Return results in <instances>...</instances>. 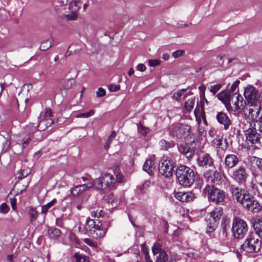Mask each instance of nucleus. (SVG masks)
I'll list each match as a JSON object with an SVG mask.
<instances>
[{
    "mask_svg": "<svg viewBox=\"0 0 262 262\" xmlns=\"http://www.w3.org/2000/svg\"><path fill=\"white\" fill-rule=\"evenodd\" d=\"M170 133L178 138H185V144L178 146L179 152L188 160L194 156L195 150L199 147L196 135L191 133V127L188 125L179 124L172 126Z\"/></svg>",
    "mask_w": 262,
    "mask_h": 262,
    "instance_id": "f257e3e1",
    "label": "nucleus"
},
{
    "mask_svg": "<svg viewBox=\"0 0 262 262\" xmlns=\"http://www.w3.org/2000/svg\"><path fill=\"white\" fill-rule=\"evenodd\" d=\"M231 193L233 198L244 208L253 213H257L261 209L259 202L247 191L237 187L232 188Z\"/></svg>",
    "mask_w": 262,
    "mask_h": 262,
    "instance_id": "f03ea898",
    "label": "nucleus"
},
{
    "mask_svg": "<svg viewBox=\"0 0 262 262\" xmlns=\"http://www.w3.org/2000/svg\"><path fill=\"white\" fill-rule=\"evenodd\" d=\"M176 176L179 183L183 186L189 187L194 182V171L187 166L180 165L177 169Z\"/></svg>",
    "mask_w": 262,
    "mask_h": 262,
    "instance_id": "7ed1b4c3",
    "label": "nucleus"
},
{
    "mask_svg": "<svg viewBox=\"0 0 262 262\" xmlns=\"http://www.w3.org/2000/svg\"><path fill=\"white\" fill-rule=\"evenodd\" d=\"M85 229L90 234L95 238L104 237L107 231V229L102 227L99 220H93L90 217L86 219Z\"/></svg>",
    "mask_w": 262,
    "mask_h": 262,
    "instance_id": "20e7f679",
    "label": "nucleus"
},
{
    "mask_svg": "<svg viewBox=\"0 0 262 262\" xmlns=\"http://www.w3.org/2000/svg\"><path fill=\"white\" fill-rule=\"evenodd\" d=\"M203 193L210 201L215 204L223 202L225 197L224 191L213 185L206 186L203 189Z\"/></svg>",
    "mask_w": 262,
    "mask_h": 262,
    "instance_id": "39448f33",
    "label": "nucleus"
},
{
    "mask_svg": "<svg viewBox=\"0 0 262 262\" xmlns=\"http://www.w3.org/2000/svg\"><path fill=\"white\" fill-rule=\"evenodd\" d=\"M261 93L253 85H248L245 89L244 95L249 106L260 103Z\"/></svg>",
    "mask_w": 262,
    "mask_h": 262,
    "instance_id": "423d86ee",
    "label": "nucleus"
},
{
    "mask_svg": "<svg viewBox=\"0 0 262 262\" xmlns=\"http://www.w3.org/2000/svg\"><path fill=\"white\" fill-rule=\"evenodd\" d=\"M248 230L247 223L239 217H234L232 223V232L235 238H242Z\"/></svg>",
    "mask_w": 262,
    "mask_h": 262,
    "instance_id": "0eeeda50",
    "label": "nucleus"
},
{
    "mask_svg": "<svg viewBox=\"0 0 262 262\" xmlns=\"http://www.w3.org/2000/svg\"><path fill=\"white\" fill-rule=\"evenodd\" d=\"M116 180L110 173H105L96 182V187L99 189L106 190L115 188Z\"/></svg>",
    "mask_w": 262,
    "mask_h": 262,
    "instance_id": "6e6552de",
    "label": "nucleus"
},
{
    "mask_svg": "<svg viewBox=\"0 0 262 262\" xmlns=\"http://www.w3.org/2000/svg\"><path fill=\"white\" fill-rule=\"evenodd\" d=\"M175 165L174 162L168 158H163L159 166L160 173L166 177L172 176Z\"/></svg>",
    "mask_w": 262,
    "mask_h": 262,
    "instance_id": "1a4fd4ad",
    "label": "nucleus"
},
{
    "mask_svg": "<svg viewBox=\"0 0 262 262\" xmlns=\"http://www.w3.org/2000/svg\"><path fill=\"white\" fill-rule=\"evenodd\" d=\"M254 128H249L245 132L246 139L252 144H255V147L261 146L262 140V134L256 132Z\"/></svg>",
    "mask_w": 262,
    "mask_h": 262,
    "instance_id": "9d476101",
    "label": "nucleus"
},
{
    "mask_svg": "<svg viewBox=\"0 0 262 262\" xmlns=\"http://www.w3.org/2000/svg\"><path fill=\"white\" fill-rule=\"evenodd\" d=\"M196 163L199 167L207 168L213 165L214 161L210 154L203 152L198 155Z\"/></svg>",
    "mask_w": 262,
    "mask_h": 262,
    "instance_id": "9b49d317",
    "label": "nucleus"
},
{
    "mask_svg": "<svg viewBox=\"0 0 262 262\" xmlns=\"http://www.w3.org/2000/svg\"><path fill=\"white\" fill-rule=\"evenodd\" d=\"M153 254L156 256V262H167L168 256L162 247H152Z\"/></svg>",
    "mask_w": 262,
    "mask_h": 262,
    "instance_id": "f8f14e48",
    "label": "nucleus"
},
{
    "mask_svg": "<svg viewBox=\"0 0 262 262\" xmlns=\"http://www.w3.org/2000/svg\"><path fill=\"white\" fill-rule=\"evenodd\" d=\"M249 114L254 122L262 118V110L260 103L249 106Z\"/></svg>",
    "mask_w": 262,
    "mask_h": 262,
    "instance_id": "ddd939ff",
    "label": "nucleus"
},
{
    "mask_svg": "<svg viewBox=\"0 0 262 262\" xmlns=\"http://www.w3.org/2000/svg\"><path fill=\"white\" fill-rule=\"evenodd\" d=\"M216 97L224 104L228 111L231 109V100L232 98L229 91H222L217 94Z\"/></svg>",
    "mask_w": 262,
    "mask_h": 262,
    "instance_id": "4468645a",
    "label": "nucleus"
},
{
    "mask_svg": "<svg viewBox=\"0 0 262 262\" xmlns=\"http://www.w3.org/2000/svg\"><path fill=\"white\" fill-rule=\"evenodd\" d=\"M232 178L238 183L244 182L247 177L246 169L244 167L241 166L235 169L232 172Z\"/></svg>",
    "mask_w": 262,
    "mask_h": 262,
    "instance_id": "2eb2a0df",
    "label": "nucleus"
},
{
    "mask_svg": "<svg viewBox=\"0 0 262 262\" xmlns=\"http://www.w3.org/2000/svg\"><path fill=\"white\" fill-rule=\"evenodd\" d=\"M212 146L216 148L218 151L226 150L228 146V143L226 139L223 137L219 136L214 138L211 142Z\"/></svg>",
    "mask_w": 262,
    "mask_h": 262,
    "instance_id": "dca6fc26",
    "label": "nucleus"
},
{
    "mask_svg": "<svg viewBox=\"0 0 262 262\" xmlns=\"http://www.w3.org/2000/svg\"><path fill=\"white\" fill-rule=\"evenodd\" d=\"M175 198L182 202L188 203L193 200L194 196L191 192H177L174 194Z\"/></svg>",
    "mask_w": 262,
    "mask_h": 262,
    "instance_id": "f3484780",
    "label": "nucleus"
},
{
    "mask_svg": "<svg viewBox=\"0 0 262 262\" xmlns=\"http://www.w3.org/2000/svg\"><path fill=\"white\" fill-rule=\"evenodd\" d=\"M94 185V183L92 181L88 182L87 184L77 185L74 188L71 189V194L74 196L78 195L83 191L92 188Z\"/></svg>",
    "mask_w": 262,
    "mask_h": 262,
    "instance_id": "a211bd4d",
    "label": "nucleus"
},
{
    "mask_svg": "<svg viewBox=\"0 0 262 262\" xmlns=\"http://www.w3.org/2000/svg\"><path fill=\"white\" fill-rule=\"evenodd\" d=\"M238 157L233 154H228L226 156L224 163L225 167L228 168H232L235 167L238 163Z\"/></svg>",
    "mask_w": 262,
    "mask_h": 262,
    "instance_id": "6ab92c4d",
    "label": "nucleus"
},
{
    "mask_svg": "<svg viewBox=\"0 0 262 262\" xmlns=\"http://www.w3.org/2000/svg\"><path fill=\"white\" fill-rule=\"evenodd\" d=\"M251 222L255 232L259 236H262V217L255 216L252 219Z\"/></svg>",
    "mask_w": 262,
    "mask_h": 262,
    "instance_id": "aec40b11",
    "label": "nucleus"
},
{
    "mask_svg": "<svg viewBox=\"0 0 262 262\" xmlns=\"http://www.w3.org/2000/svg\"><path fill=\"white\" fill-rule=\"evenodd\" d=\"M260 237V236H259L256 232L250 233L248 235L244 244L246 245V246L261 245L262 244V242L259 239Z\"/></svg>",
    "mask_w": 262,
    "mask_h": 262,
    "instance_id": "412c9836",
    "label": "nucleus"
},
{
    "mask_svg": "<svg viewBox=\"0 0 262 262\" xmlns=\"http://www.w3.org/2000/svg\"><path fill=\"white\" fill-rule=\"evenodd\" d=\"M216 119L217 121L221 124H223L225 129H227L230 125V121L226 113L223 112H219L216 115Z\"/></svg>",
    "mask_w": 262,
    "mask_h": 262,
    "instance_id": "4be33fe9",
    "label": "nucleus"
},
{
    "mask_svg": "<svg viewBox=\"0 0 262 262\" xmlns=\"http://www.w3.org/2000/svg\"><path fill=\"white\" fill-rule=\"evenodd\" d=\"M155 164V157L152 156L147 159L143 165V169L149 174H151Z\"/></svg>",
    "mask_w": 262,
    "mask_h": 262,
    "instance_id": "5701e85b",
    "label": "nucleus"
},
{
    "mask_svg": "<svg viewBox=\"0 0 262 262\" xmlns=\"http://www.w3.org/2000/svg\"><path fill=\"white\" fill-rule=\"evenodd\" d=\"M223 214V209L221 207L215 208L209 214V217H206V219H210L214 222L217 223Z\"/></svg>",
    "mask_w": 262,
    "mask_h": 262,
    "instance_id": "b1692460",
    "label": "nucleus"
},
{
    "mask_svg": "<svg viewBox=\"0 0 262 262\" xmlns=\"http://www.w3.org/2000/svg\"><path fill=\"white\" fill-rule=\"evenodd\" d=\"M51 111L49 108L46 109L42 115V120H41L38 124V126L41 124H44L46 126H49L53 123V121L51 119Z\"/></svg>",
    "mask_w": 262,
    "mask_h": 262,
    "instance_id": "393cba45",
    "label": "nucleus"
},
{
    "mask_svg": "<svg viewBox=\"0 0 262 262\" xmlns=\"http://www.w3.org/2000/svg\"><path fill=\"white\" fill-rule=\"evenodd\" d=\"M236 101L234 103L236 111L241 112L245 107L246 102L241 95L238 94L236 97Z\"/></svg>",
    "mask_w": 262,
    "mask_h": 262,
    "instance_id": "a878e982",
    "label": "nucleus"
},
{
    "mask_svg": "<svg viewBox=\"0 0 262 262\" xmlns=\"http://www.w3.org/2000/svg\"><path fill=\"white\" fill-rule=\"evenodd\" d=\"M194 114L196 119L198 121H201V119H204L205 112L203 106L202 104H197L196 106L194 111Z\"/></svg>",
    "mask_w": 262,
    "mask_h": 262,
    "instance_id": "bb28decb",
    "label": "nucleus"
},
{
    "mask_svg": "<svg viewBox=\"0 0 262 262\" xmlns=\"http://www.w3.org/2000/svg\"><path fill=\"white\" fill-rule=\"evenodd\" d=\"M249 161L252 167L262 169V158L252 156L249 158Z\"/></svg>",
    "mask_w": 262,
    "mask_h": 262,
    "instance_id": "cd10ccee",
    "label": "nucleus"
},
{
    "mask_svg": "<svg viewBox=\"0 0 262 262\" xmlns=\"http://www.w3.org/2000/svg\"><path fill=\"white\" fill-rule=\"evenodd\" d=\"M259 248H258L257 251H259ZM246 251V252L253 253L256 251V247H240L239 249L236 250V255L238 258H241V253L242 251Z\"/></svg>",
    "mask_w": 262,
    "mask_h": 262,
    "instance_id": "c85d7f7f",
    "label": "nucleus"
},
{
    "mask_svg": "<svg viewBox=\"0 0 262 262\" xmlns=\"http://www.w3.org/2000/svg\"><path fill=\"white\" fill-rule=\"evenodd\" d=\"M53 40L52 38L42 41L40 46V49L42 51H46L50 49L52 46Z\"/></svg>",
    "mask_w": 262,
    "mask_h": 262,
    "instance_id": "c756f323",
    "label": "nucleus"
},
{
    "mask_svg": "<svg viewBox=\"0 0 262 262\" xmlns=\"http://www.w3.org/2000/svg\"><path fill=\"white\" fill-rule=\"evenodd\" d=\"M76 262H90L88 256L79 253H76L74 255Z\"/></svg>",
    "mask_w": 262,
    "mask_h": 262,
    "instance_id": "7c9ffc66",
    "label": "nucleus"
},
{
    "mask_svg": "<svg viewBox=\"0 0 262 262\" xmlns=\"http://www.w3.org/2000/svg\"><path fill=\"white\" fill-rule=\"evenodd\" d=\"M206 222L208 223L207 232L211 233L215 230L217 223L213 222L210 219H206Z\"/></svg>",
    "mask_w": 262,
    "mask_h": 262,
    "instance_id": "2f4dec72",
    "label": "nucleus"
},
{
    "mask_svg": "<svg viewBox=\"0 0 262 262\" xmlns=\"http://www.w3.org/2000/svg\"><path fill=\"white\" fill-rule=\"evenodd\" d=\"M172 143L165 140H161L159 143V148L161 150H167L172 146Z\"/></svg>",
    "mask_w": 262,
    "mask_h": 262,
    "instance_id": "473e14b6",
    "label": "nucleus"
},
{
    "mask_svg": "<svg viewBox=\"0 0 262 262\" xmlns=\"http://www.w3.org/2000/svg\"><path fill=\"white\" fill-rule=\"evenodd\" d=\"M48 234L51 238H55L60 236L61 232L57 228H51L48 230Z\"/></svg>",
    "mask_w": 262,
    "mask_h": 262,
    "instance_id": "72a5a7b5",
    "label": "nucleus"
},
{
    "mask_svg": "<svg viewBox=\"0 0 262 262\" xmlns=\"http://www.w3.org/2000/svg\"><path fill=\"white\" fill-rule=\"evenodd\" d=\"M195 99L194 97H191L188 99L185 103V108L188 111H191L194 107Z\"/></svg>",
    "mask_w": 262,
    "mask_h": 262,
    "instance_id": "f704fd0d",
    "label": "nucleus"
},
{
    "mask_svg": "<svg viewBox=\"0 0 262 262\" xmlns=\"http://www.w3.org/2000/svg\"><path fill=\"white\" fill-rule=\"evenodd\" d=\"M69 239L70 241V245H80L81 244V242L77 238L76 235L73 233H70L69 235Z\"/></svg>",
    "mask_w": 262,
    "mask_h": 262,
    "instance_id": "c9c22d12",
    "label": "nucleus"
},
{
    "mask_svg": "<svg viewBox=\"0 0 262 262\" xmlns=\"http://www.w3.org/2000/svg\"><path fill=\"white\" fill-rule=\"evenodd\" d=\"M69 8L71 11H74L76 12L80 8V3L78 1H75L70 3Z\"/></svg>",
    "mask_w": 262,
    "mask_h": 262,
    "instance_id": "e433bc0d",
    "label": "nucleus"
},
{
    "mask_svg": "<svg viewBox=\"0 0 262 262\" xmlns=\"http://www.w3.org/2000/svg\"><path fill=\"white\" fill-rule=\"evenodd\" d=\"M56 203V200L54 199L46 205L41 207V213H46L48 210Z\"/></svg>",
    "mask_w": 262,
    "mask_h": 262,
    "instance_id": "4c0bfd02",
    "label": "nucleus"
},
{
    "mask_svg": "<svg viewBox=\"0 0 262 262\" xmlns=\"http://www.w3.org/2000/svg\"><path fill=\"white\" fill-rule=\"evenodd\" d=\"M29 214L31 221H35L38 217V213L35 208L30 207L29 210Z\"/></svg>",
    "mask_w": 262,
    "mask_h": 262,
    "instance_id": "58836bf2",
    "label": "nucleus"
},
{
    "mask_svg": "<svg viewBox=\"0 0 262 262\" xmlns=\"http://www.w3.org/2000/svg\"><path fill=\"white\" fill-rule=\"evenodd\" d=\"M138 132L143 136H145L149 132V129L142 124H138Z\"/></svg>",
    "mask_w": 262,
    "mask_h": 262,
    "instance_id": "ea45409f",
    "label": "nucleus"
},
{
    "mask_svg": "<svg viewBox=\"0 0 262 262\" xmlns=\"http://www.w3.org/2000/svg\"><path fill=\"white\" fill-rule=\"evenodd\" d=\"M185 92V89H181L179 90L177 92L173 93L172 95V98L176 100L177 101H179Z\"/></svg>",
    "mask_w": 262,
    "mask_h": 262,
    "instance_id": "a19ab883",
    "label": "nucleus"
},
{
    "mask_svg": "<svg viewBox=\"0 0 262 262\" xmlns=\"http://www.w3.org/2000/svg\"><path fill=\"white\" fill-rule=\"evenodd\" d=\"M64 18L68 20H74L77 19L78 15L76 12L72 11L71 13L64 15Z\"/></svg>",
    "mask_w": 262,
    "mask_h": 262,
    "instance_id": "79ce46f5",
    "label": "nucleus"
},
{
    "mask_svg": "<svg viewBox=\"0 0 262 262\" xmlns=\"http://www.w3.org/2000/svg\"><path fill=\"white\" fill-rule=\"evenodd\" d=\"M222 86V84H216L211 86L210 88H209V91L213 95H215L221 89Z\"/></svg>",
    "mask_w": 262,
    "mask_h": 262,
    "instance_id": "37998d69",
    "label": "nucleus"
},
{
    "mask_svg": "<svg viewBox=\"0 0 262 262\" xmlns=\"http://www.w3.org/2000/svg\"><path fill=\"white\" fill-rule=\"evenodd\" d=\"M95 113L94 110H90L89 112L85 113H80L76 115L77 118H88L93 116Z\"/></svg>",
    "mask_w": 262,
    "mask_h": 262,
    "instance_id": "c03bdc74",
    "label": "nucleus"
},
{
    "mask_svg": "<svg viewBox=\"0 0 262 262\" xmlns=\"http://www.w3.org/2000/svg\"><path fill=\"white\" fill-rule=\"evenodd\" d=\"M254 122V127L253 128L262 134V118Z\"/></svg>",
    "mask_w": 262,
    "mask_h": 262,
    "instance_id": "a18cd8bd",
    "label": "nucleus"
},
{
    "mask_svg": "<svg viewBox=\"0 0 262 262\" xmlns=\"http://www.w3.org/2000/svg\"><path fill=\"white\" fill-rule=\"evenodd\" d=\"M104 215V212L102 210H100L99 211L98 210L96 211H92L91 212V215L94 217H103Z\"/></svg>",
    "mask_w": 262,
    "mask_h": 262,
    "instance_id": "49530a36",
    "label": "nucleus"
},
{
    "mask_svg": "<svg viewBox=\"0 0 262 262\" xmlns=\"http://www.w3.org/2000/svg\"><path fill=\"white\" fill-rule=\"evenodd\" d=\"M9 211V206L5 203L2 204L0 206V212L2 213L6 214Z\"/></svg>",
    "mask_w": 262,
    "mask_h": 262,
    "instance_id": "de8ad7c7",
    "label": "nucleus"
},
{
    "mask_svg": "<svg viewBox=\"0 0 262 262\" xmlns=\"http://www.w3.org/2000/svg\"><path fill=\"white\" fill-rule=\"evenodd\" d=\"M73 84V80L70 79L66 80L63 84V88L66 90H69L71 88Z\"/></svg>",
    "mask_w": 262,
    "mask_h": 262,
    "instance_id": "09e8293b",
    "label": "nucleus"
},
{
    "mask_svg": "<svg viewBox=\"0 0 262 262\" xmlns=\"http://www.w3.org/2000/svg\"><path fill=\"white\" fill-rule=\"evenodd\" d=\"M184 50H177L172 53V56L174 58H177L183 56L184 54Z\"/></svg>",
    "mask_w": 262,
    "mask_h": 262,
    "instance_id": "8fccbe9b",
    "label": "nucleus"
},
{
    "mask_svg": "<svg viewBox=\"0 0 262 262\" xmlns=\"http://www.w3.org/2000/svg\"><path fill=\"white\" fill-rule=\"evenodd\" d=\"M240 81L238 80H236L232 84L230 89V93H233L236 89V88L238 87V84H239Z\"/></svg>",
    "mask_w": 262,
    "mask_h": 262,
    "instance_id": "3c124183",
    "label": "nucleus"
},
{
    "mask_svg": "<svg viewBox=\"0 0 262 262\" xmlns=\"http://www.w3.org/2000/svg\"><path fill=\"white\" fill-rule=\"evenodd\" d=\"M120 86L117 84H110L108 85V90L111 92H116L120 90Z\"/></svg>",
    "mask_w": 262,
    "mask_h": 262,
    "instance_id": "603ef678",
    "label": "nucleus"
},
{
    "mask_svg": "<svg viewBox=\"0 0 262 262\" xmlns=\"http://www.w3.org/2000/svg\"><path fill=\"white\" fill-rule=\"evenodd\" d=\"M115 199V198L113 194H110L105 196V201L108 203H113Z\"/></svg>",
    "mask_w": 262,
    "mask_h": 262,
    "instance_id": "864d4df0",
    "label": "nucleus"
},
{
    "mask_svg": "<svg viewBox=\"0 0 262 262\" xmlns=\"http://www.w3.org/2000/svg\"><path fill=\"white\" fill-rule=\"evenodd\" d=\"M106 94L105 90L102 88H99L96 92V95L98 97H101L105 96Z\"/></svg>",
    "mask_w": 262,
    "mask_h": 262,
    "instance_id": "5fc2aeb1",
    "label": "nucleus"
},
{
    "mask_svg": "<svg viewBox=\"0 0 262 262\" xmlns=\"http://www.w3.org/2000/svg\"><path fill=\"white\" fill-rule=\"evenodd\" d=\"M116 182H122L123 181V174L120 172H118L116 173Z\"/></svg>",
    "mask_w": 262,
    "mask_h": 262,
    "instance_id": "6e6d98bb",
    "label": "nucleus"
},
{
    "mask_svg": "<svg viewBox=\"0 0 262 262\" xmlns=\"http://www.w3.org/2000/svg\"><path fill=\"white\" fill-rule=\"evenodd\" d=\"M28 174V171H26L25 170H21L18 173V179L19 180H21L24 178L27 177Z\"/></svg>",
    "mask_w": 262,
    "mask_h": 262,
    "instance_id": "4d7b16f0",
    "label": "nucleus"
},
{
    "mask_svg": "<svg viewBox=\"0 0 262 262\" xmlns=\"http://www.w3.org/2000/svg\"><path fill=\"white\" fill-rule=\"evenodd\" d=\"M148 63L151 67H155L160 64V61L158 60H149Z\"/></svg>",
    "mask_w": 262,
    "mask_h": 262,
    "instance_id": "13d9d810",
    "label": "nucleus"
},
{
    "mask_svg": "<svg viewBox=\"0 0 262 262\" xmlns=\"http://www.w3.org/2000/svg\"><path fill=\"white\" fill-rule=\"evenodd\" d=\"M137 69L138 71L144 72L146 70V67L144 64L140 63L137 66Z\"/></svg>",
    "mask_w": 262,
    "mask_h": 262,
    "instance_id": "bf43d9fd",
    "label": "nucleus"
},
{
    "mask_svg": "<svg viewBox=\"0 0 262 262\" xmlns=\"http://www.w3.org/2000/svg\"><path fill=\"white\" fill-rule=\"evenodd\" d=\"M10 203L11 205L12 208L13 210H15L16 208V202L14 198L10 199Z\"/></svg>",
    "mask_w": 262,
    "mask_h": 262,
    "instance_id": "052dcab7",
    "label": "nucleus"
},
{
    "mask_svg": "<svg viewBox=\"0 0 262 262\" xmlns=\"http://www.w3.org/2000/svg\"><path fill=\"white\" fill-rule=\"evenodd\" d=\"M142 252L145 255V257L146 256H149L147 247H142Z\"/></svg>",
    "mask_w": 262,
    "mask_h": 262,
    "instance_id": "680f3d73",
    "label": "nucleus"
},
{
    "mask_svg": "<svg viewBox=\"0 0 262 262\" xmlns=\"http://www.w3.org/2000/svg\"><path fill=\"white\" fill-rule=\"evenodd\" d=\"M215 133H216V130L214 128L211 129L209 131V135L210 137H212L214 136V135L215 134Z\"/></svg>",
    "mask_w": 262,
    "mask_h": 262,
    "instance_id": "e2e57ef3",
    "label": "nucleus"
},
{
    "mask_svg": "<svg viewBox=\"0 0 262 262\" xmlns=\"http://www.w3.org/2000/svg\"><path fill=\"white\" fill-rule=\"evenodd\" d=\"M83 241L85 242V244L90 245V246H92V242H91V240L89 238H84V239H83Z\"/></svg>",
    "mask_w": 262,
    "mask_h": 262,
    "instance_id": "0e129e2a",
    "label": "nucleus"
},
{
    "mask_svg": "<svg viewBox=\"0 0 262 262\" xmlns=\"http://www.w3.org/2000/svg\"><path fill=\"white\" fill-rule=\"evenodd\" d=\"M58 2L62 5H66L68 2V0H57Z\"/></svg>",
    "mask_w": 262,
    "mask_h": 262,
    "instance_id": "69168bd1",
    "label": "nucleus"
},
{
    "mask_svg": "<svg viewBox=\"0 0 262 262\" xmlns=\"http://www.w3.org/2000/svg\"><path fill=\"white\" fill-rule=\"evenodd\" d=\"M169 58V55L167 53H165L163 54L162 59L164 60H167Z\"/></svg>",
    "mask_w": 262,
    "mask_h": 262,
    "instance_id": "338daca9",
    "label": "nucleus"
},
{
    "mask_svg": "<svg viewBox=\"0 0 262 262\" xmlns=\"http://www.w3.org/2000/svg\"><path fill=\"white\" fill-rule=\"evenodd\" d=\"M149 184L150 182L148 181H146L143 184L142 187L143 188V189H146L149 186Z\"/></svg>",
    "mask_w": 262,
    "mask_h": 262,
    "instance_id": "774afa93",
    "label": "nucleus"
}]
</instances>
